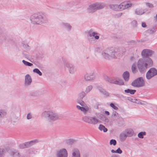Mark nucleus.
<instances>
[{"label": "nucleus", "instance_id": "f257e3e1", "mask_svg": "<svg viewBox=\"0 0 157 157\" xmlns=\"http://www.w3.org/2000/svg\"><path fill=\"white\" fill-rule=\"evenodd\" d=\"M30 19L32 24L34 25H41L47 22V17L40 13H35L30 17Z\"/></svg>", "mask_w": 157, "mask_h": 157}, {"label": "nucleus", "instance_id": "f03ea898", "mask_svg": "<svg viewBox=\"0 0 157 157\" xmlns=\"http://www.w3.org/2000/svg\"><path fill=\"white\" fill-rule=\"evenodd\" d=\"M42 116L50 122L56 121L59 118V116L58 113L52 110L44 111L42 113Z\"/></svg>", "mask_w": 157, "mask_h": 157}, {"label": "nucleus", "instance_id": "7ed1b4c3", "mask_svg": "<svg viewBox=\"0 0 157 157\" xmlns=\"http://www.w3.org/2000/svg\"><path fill=\"white\" fill-rule=\"evenodd\" d=\"M102 57L107 60H114L117 58L118 53L115 50H101Z\"/></svg>", "mask_w": 157, "mask_h": 157}, {"label": "nucleus", "instance_id": "20e7f679", "mask_svg": "<svg viewBox=\"0 0 157 157\" xmlns=\"http://www.w3.org/2000/svg\"><path fill=\"white\" fill-rule=\"evenodd\" d=\"M84 122L93 125H96L100 122L99 119L95 116H85L82 117Z\"/></svg>", "mask_w": 157, "mask_h": 157}, {"label": "nucleus", "instance_id": "39448f33", "mask_svg": "<svg viewBox=\"0 0 157 157\" xmlns=\"http://www.w3.org/2000/svg\"><path fill=\"white\" fill-rule=\"evenodd\" d=\"M105 6L103 4L96 3L90 5L87 10L89 13H93L97 10L103 8Z\"/></svg>", "mask_w": 157, "mask_h": 157}, {"label": "nucleus", "instance_id": "423d86ee", "mask_svg": "<svg viewBox=\"0 0 157 157\" xmlns=\"http://www.w3.org/2000/svg\"><path fill=\"white\" fill-rule=\"evenodd\" d=\"M77 102L79 104L82 106L79 105H76L77 109L84 113H86L87 112L90 110V108L87 105L84 101H78Z\"/></svg>", "mask_w": 157, "mask_h": 157}, {"label": "nucleus", "instance_id": "0eeeda50", "mask_svg": "<svg viewBox=\"0 0 157 157\" xmlns=\"http://www.w3.org/2000/svg\"><path fill=\"white\" fill-rule=\"evenodd\" d=\"M63 65L65 68H67L69 73L71 74H74L76 71L75 66L69 63L65 60H63Z\"/></svg>", "mask_w": 157, "mask_h": 157}, {"label": "nucleus", "instance_id": "6e6552de", "mask_svg": "<svg viewBox=\"0 0 157 157\" xmlns=\"http://www.w3.org/2000/svg\"><path fill=\"white\" fill-rule=\"evenodd\" d=\"M144 85V82L142 77H139L134 81L132 83V86L135 87H140Z\"/></svg>", "mask_w": 157, "mask_h": 157}, {"label": "nucleus", "instance_id": "1a4fd4ad", "mask_svg": "<svg viewBox=\"0 0 157 157\" xmlns=\"http://www.w3.org/2000/svg\"><path fill=\"white\" fill-rule=\"evenodd\" d=\"M157 75V70L154 67L150 68L147 72L146 74V78L150 79Z\"/></svg>", "mask_w": 157, "mask_h": 157}, {"label": "nucleus", "instance_id": "9d476101", "mask_svg": "<svg viewBox=\"0 0 157 157\" xmlns=\"http://www.w3.org/2000/svg\"><path fill=\"white\" fill-rule=\"evenodd\" d=\"M138 67L140 71L142 73L145 72L147 68L142 59H140L138 61Z\"/></svg>", "mask_w": 157, "mask_h": 157}, {"label": "nucleus", "instance_id": "9b49d317", "mask_svg": "<svg viewBox=\"0 0 157 157\" xmlns=\"http://www.w3.org/2000/svg\"><path fill=\"white\" fill-rule=\"evenodd\" d=\"M56 155L57 157H67V151L65 148L60 149L56 152Z\"/></svg>", "mask_w": 157, "mask_h": 157}, {"label": "nucleus", "instance_id": "f8f14e48", "mask_svg": "<svg viewBox=\"0 0 157 157\" xmlns=\"http://www.w3.org/2000/svg\"><path fill=\"white\" fill-rule=\"evenodd\" d=\"M84 79L86 81H93L95 79V75L94 72L86 73L84 76Z\"/></svg>", "mask_w": 157, "mask_h": 157}, {"label": "nucleus", "instance_id": "ddd939ff", "mask_svg": "<svg viewBox=\"0 0 157 157\" xmlns=\"http://www.w3.org/2000/svg\"><path fill=\"white\" fill-rule=\"evenodd\" d=\"M106 79L109 82L111 83L120 85L124 84V82L118 78L115 79V80L116 79V80H114L113 78L107 77L106 78Z\"/></svg>", "mask_w": 157, "mask_h": 157}, {"label": "nucleus", "instance_id": "4468645a", "mask_svg": "<svg viewBox=\"0 0 157 157\" xmlns=\"http://www.w3.org/2000/svg\"><path fill=\"white\" fill-rule=\"evenodd\" d=\"M144 63L147 68L152 67L153 64V62L152 59L150 58H147L145 59Z\"/></svg>", "mask_w": 157, "mask_h": 157}, {"label": "nucleus", "instance_id": "2eb2a0df", "mask_svg": "<svg viewBox=\"0 0 157 157\" xmlns=\"http://www.w3.org/2000/svg\"><path fill=\"white\" fill-rule=\"evenodd\" d=\"M32 79L31 76L29 74L26 75L25 76L24 84L26 86H28L31 83Z\"/></svg>", "mask_w": 157, "mask_h": 157}, {"label": "nucleus", "instance_id": "dca6fc26", "mask_svg": "<svg viewBox=\"0 0 157 157\" xmlns=\"http://www.w3.org/2000/svg\"><path fill=\"white\" fill-rule=\"evenodd\" d=\"M71 157H81L80 152L78 149L74 148L72 150Z\"/></svg>", "mask_w": 157, "mask_h": 157}, {"label": "nucleus", "instance_id": "f3484780", "mask_svg": "<svg viewBox=\"0 0 157 157\" xmlns=\"http://www.w3.org/2000/svg\"><path fill=\"white\" fill-rule=\"evenodd\" d=\"M153 53V52L151 50H143L142 52L143 56L147 57L151 56Z\"/></svg>", "mask_w": 157, "mask_h": 157}, {"label": "nucleus", "instance_id": "a211bd4d", "mask_svg": "<svg viewBox=\"0 0 157 157\" xmlns=\"http://www.w3.org/2000/svg\"><path fill=\"white\" fill-rule=\"evenodd\" d=\"M88 34L90 37H94L95 39L96 40L99 39V36L97 35L98 33L97 32H94L92 29H91L88 31Z\"/></svg>", "mask_w": 157, "mask_h": 157}, {"label": "nucleus", "instance_id": "6ab92c4d", "mask_svg": "<svg viewBox=\"0 0 157 157\" xmlns=\"http://www.w3.org/2000/svg\"><path fill=\"white\" fill-rule=\"evenodd\" d=\"M112 117L114 120L119 121L121 118L119 114L116 111L113 112L112 115Z\"/></svg>", "mask_w": 157, "mask_h": 157}, {"label": "nucleus", "instance_id": "aec40b11", "mask_svg": "<svg viewBox=\"0 0 157 157\" xmlns=\"http://www.w3.org/2000/svg\"><path fill=\"white\" fill-rule=\"evenodd\" d=\"M97 89L98 90L99 92L104 95L105 96L107 97L109 96V94L102 87L98 86L97 87Z\"/></svg>", "mask_w": 157, "mask_h": 157}, {"label": "nucleus", "instance_id": "412c9836", "mask_svg": "<svg viewBox=\"0 0 157 157\" xmlns=\"http://www.w3.org/2000/svg\"><path fill=\"white\" fill-rule=\"evenodd\" d=\"M38 142V140H35L25 143L26 147H28Z\"/></svg>", "mask_w": 157, "mask_h": 157}, {"label": "nucleus", "instance_id": "4be33fe9", "mask_svg": "<svg viewBox=\"0 0 157 157\" xmlns=\"http://www.w3.org/2000/svg\"><path fill=\"white\" fill-rule=\"evenodd\" d=\"M61 25L63 27L68 31L71 30L72 28L71 25L68 23L62 22Z\"/></svg>", "mask_w": 157, "mask_h": 157}, {"label": "nucleus", "instance_id": "5701e85b", "mask_svg": "<svg viewBox=\"0 0 157 157\" xmlns=\"http://www.w3.org/2000/svg\"><path fill=\"white\" fill-rule=\"evenodd\" d=\"M127 136L128 137H131L133 136L134 134L133 131L131 129H126L124 131Z\"/></svg>", "mask_w": 157, "mask_h": 157}, {"label": "nucleus", "instance_id": "b1692460", "mask_svg": "<svg viewBox=\"0 0 157 157\" xmlns=\"http://www.w3.org/2000/svg\"><path fill=\"white\" fill-rule=\"evenodd\" d=\"M86 93L84 91H82L78 94V98L81 100V101H82L83 98L86 96Z\"/></svg>", "mask_w": 157, "mask_h": 157}, {"label": "nucleus", "instance_id": "393cba45", "mask_svg": "<svg viewBox=\"0 0 157 157\" xmlns=\"http://www.w3.org/2000/svg\"><path fill=\"white\" fill-rule=\"evenodd\" d=\"M123 77L125 81H128L129 78V74L128 71L124 72L123 75Z\"/></svg>", "mask_w": 157, "mask_h": 157}, {"label": "nucleus", "instance_id": "a878e982", "mask_svg": "<svg viewBox=\"0 0 157 157\" xmlns=\"http://www.w3.org/2000/svg\"><path fill=\"white\" fill-rule=\"evenodd\" d=\"M135 12L137 15H141L144 13L145 11L142 8H138L136 10Z\"/></svg>", "mask_w": 157, "mask_h": 157}, {"label": "nucleus", "instance_id": "bb28decb", "mask_svg": "<svg viewBox=\"0 0 157 157\" xmlns=\"http://www.w3.org/2000/svg\"><path fill=\"white\" fill-rule=\"evenodd\" d=\"M93 86L91 85H90L87 86L85 89V92L87 94L90 92L93 89Z\"/></svg>", "mask_w": 157, "mask_h": 157}, {"label": "nucleus", "instance_id": "cd10ccee", "mask_svg": "<svg viewBox=\"0 0 157 157\" xmlns=\"http://www.w3.org/2000/svg\"><path fill=\"white\" fill-rule=\"evenodd\" d=\"M109 8L113 10H118V5L116 4L110 5H109Z\"/></svg>", "mask_w": 157, "mask_h": 157}, {"label": "nucleus", "instance_id": "c85d7f7f", "mask_svg": "<svg viewBox=\"0 0 157 157\" xmlns=\"http://www.w3.org/2000/svg\"><path fill=\"white\" fill-rule=\"evenodd\" d=\"M7 114L6 111L3 109L0 110V118H2L5 116Z\"/></svg>", "mask_w": 157, "mask_h": 157}, {"label": "nucleus", "instance_id": "c756f323", "mask_svg": "<svg viewBox=\"0 0 157 157\" xmlns=\"http://www.w3.org/2000/svg\"><path fill=\"white\" fill-rule=\"evenodd\" d=\"M124 92L126 93H130L131 94H133L136 92L135 90H130L128 89L124 90Z\"/></svg>", "mask_w": 157, "mask_h": 157}, {"label": "nucleus", "instance_id": "7c9ffc66", "mask_svg": "<svg viewBox=\"0 0 157 157\" xmlns=\"http://www.w3.org/2000/svg\"><path fill=\"white\" fill-rule=\"evenodd\" d=\"M98 128L101 131H103L104 132H106L107 131V128L101 124H100L99 125Z\"/></svg>", "mask_w": 157, "mask_h": 157}, {"label": "nucleus", "instance_id": "2f4dec72", "mask_svg": "<svg viewBox=\"0 0 157 157\" xmlns=\"http://www.w3.org/2000/svg\"><path fill=\"white\" fill-rule=\"evenodd\" d=\"M146 135V133L145 132H139L138 134V137L141 139L144 138V136Z\"/></svg>", "mask_w": 157, "mask_h": 157}, {"label": "nucleus", "instance_id": "473e14b6", "mask_svg": "<svg viewBox=\"0 0 157 157\" xmlns=\"http://www.w3.org/2000/svg\"><path fill=\"white\" fill-rule=\"evenodd\" d=\"M125 9H126V7L124 3H121L118 5V10H122Z\"/></svg>", "mask_w": 157, "mask_h": 157}, {"label": "nucleus", "instance_id": "72a5a7b5", "mask_svg": "<svg viewBox=\"0 0 157 157\" xmlns=\"http://www.w3.org/2000/svg\"><path fill=\"white\" fill-rule=\"evenodd\" d=\"M132 70L133 73H136L137 72V70L136 68V64L134 63L132 66Z\"/></svg>", "mask_w": 157, "mask_h": 157}, {"label": "nucleus", "instance_id": "f704fd0d", "mask_svg": "<svg viewBox=\"0 0 157 157\" xmlns=\"http://www.w3.org/2000/svg\"><path fill=\"white\" fill-rule=\"evenodd\" d=\"M11 154L14 157H19V154L17 151L15 150H13L11 152Z\"/></svg>", "mask_w": 157, "mask_h": 157}, {"label": "nucleus", "instance_id": "c9c22d12", "mask_svg": "<svg viewBox=\"0 0 157 157\" xmlns=\"http://www.w3.org/2000/svg\"><path fill=\"white\" fill-rule=\"evenodd\" d=\"M33 72L38 74L40 76H41L42 75V72L37 68L34 69L33 70Z\"/></svg>", "mask_w": 157, "mask_h": 157}, {"label": "nucleus", "instance_id": "e433bc0d", "mask_svg": "<svg viewBox=\"0 0 157 157\" xmlns=\"http://www.w3.org/2000/svg\"><path fill=\"white\" fill-rule=\"evenodd\" d=\"M127 137V136L125 132H124V133H121L120 135L121 139L123 140H125Z\"/></svg>", "mask_w": 157, "mask_h": 157}, {"label": "nucleus", "instance_id": "4c0bfd02", "mask_svg": "<svg viewBox=\"0 0 157 157\" xmlns=\"http://www.w3.org/2000/svg\"><path fill=\"white\" fill-rule=\"evenodd\" d=\"M22 62L24 65L26 66H31L33 65L32 63L27 62L24 60H22Z\"/></svg>", "mask_w": 157, "mask_h": 157}, {"label": "nucleus", "instance_id": "58836bf2", "mask_svg": "<svg viewBox=\"0 0 157 157\" xmlns=\"http://www.w3.org/2000/svg\"><path fill=\"white\" fill-rule=\"evenodd\" d=\"M21 46L24 48L29 49L30 48V47L27 44L22 43Z\"/></svg>", "mask_w": 157, "mask_h": 157}, {"label": "nucleus", "instance_id": "ea45409f", "mask_svg": "<svg viewBox=\"0 0 157 157\" xmlns=\"http://www.w3.org/2000/svg\"><path fill=\"white\" fill-rule=\"evenodd\" d=\"M155 28H153L152 29H148L147 30V32L149 33L152 34L154 32H155Z\"/></svg>", "mask_w": 157, "mask_h": 157}, {"label": "nucleus", "instance_id": "a19ab883", "mask_svg": "<svg viewBox=\"0 0 157 157\" xmlns=\"http://www.w3.org/2000/svg\"><path fill=\"white\" fill-rule=\"evenodd\" d=\"M75 142V140L73 139H69L67 140V143L69 144H72Z\"/></svg>", "mask_w": 157, "mask_h": 157}, {"label": "nucleus", "instance_id": "79ce46f5", "mask_svg": "<svg viewBox=\"0 0 157 157\" xmlns=\"http://www.w3.org/2000/svg\"><path fill=\"white\" fill-rule=\"evenodd\" d=\"M110 106L113 108V109L115 110H117L118 109V107L115 106L114 104L113 103H111L110 104Z\"/></svg>", "mask_w": 157, "mask_h": 157}, {"label": "nucleus", "instance_id": "37998d69", "mask_svg": "<svg viewBox=\"0 0 157 157\" xmlns=\"http://www.w3.org/2000/svg\"><path fill=\"white\" fill-rule=\"evenodd\" d=\"M116 141L115 140L112 139L110 140V145L113 144L114 146L116 144Z\"/></svg>", "mask_w": 157, "mask_h": 157}, {"label": "nucleus", "instance_id": "c03bdc74", "mask_svg": "<svg viewBox=\"0 0 157 157\" xmlns=\"http://www.w3.org/2000/svg\"><path fill=\"white\" fill-rule=\"evenodd\" d=\"M132 25L134 27H136L137 26V21L136 20H133L132 22Z\"/></svg>", "mask_w": 157, "mask_h": 157}, {"label": "nucleus", "instance_id": "a18cd8bd", "mask_svg": "<svg viewBox=\"0 0 157 157\" xmlns=\"http://www.w3.org/2000/svg\"><path fill=\"white\" fill-rule=\"evenodd\" d=\"M116 153L119 154H121L122 152V150L120 148H118L117 150L116 151Z\"/></svg>", "mask_w": 157, "mask_h": 157}, {"label": "nucleus", "instance_id": "49530a36", "mask_svg": "<svg viewBox=\"0 0 157 157\" xmlns=\"http://www.w3.org/2000/svg\"><path fill=\"white\" fill-rule=\"evenodd\" d=\"M19 147L21 149L26 148L25 143L19 145Z\"/></svg>", "mask_w": 157, "mask_h": 157}, {"label": "nucleus", "instance_id": "de8ad7c7", "mask_svg": "<svg viewBox=\"0 0 157 157\" xmlns=\"http://www.w3.org/2000/svg\"><path fill=\"white\" fill-rule=\"evenodd\" d=\"M146 5L147 6L150 8H152L153 7V5L149 3H146Z\"/></svg>", "mask_w": 157, "mask_h": 157}, {"label": "nucleus", "instance_id": "09e8293b", "mask_svg": "<svg viewBox=\"0 0 157 157\" xmlns=\"http://www.w3.org/2000/svg\"><path fill=\"white\" fill-rule=\"evenodd\" d=\"M126 9L127 8L131 6V4L129 3H125Z\"/></svg>", "mask_w": 157, "mask_h": 157}, {"label": "nucleus", "instance_id": "8fccbe9b", "mask_svg": "<svg viewBox=\"0 0 157 157\" xmlns=\"http://www.w3.org/2000/svg\"><path fill=\"white\" fill-rule=\"evenodd\" d=\"M32 118V115L30 113H29L28 114L27 116V118L29 120L31 119Z\"/></svg>", "mask_w": 157, "mask_h": 157}, {"label": "nucleus", "instance_id": "3c124183", "mask_svg": "<svg viewBox=\"0 0 157 157\" xmlns=\"http://www.w3.org/2000/svg\"><path fill=\"white\" fill-rule=\"evenodd\" d=\"M142 26L143 28H145L146 27L147 25L144 22H142Z\"/></svg>", "mask_w": 157, "mask_h": 157}, {"label": "nucleus", "instance_id": "603ef678", "mask_svg": "<svg viewBox=\"0 0 157 157\" xmlns=\"http://www.w3.org/2000/svg\"><path fill=\"white\" fill-rule=\"evenodd\" d=\"M4 152V149L2 148H0V155L3 154Z\"/></svg>", "mask_w": 157, "mask_h": 157}, {"label": "nucleus", "instance_id": "864d4df0", "mask_svg": "<svg viewBox=\"0 0 157 157\" xmlns=\"http://www.w3.org/2000/svg\"><path fill=\"white\" fill-rule=\"evenodd\" d=\"M136 101H135V102L136 103H137L138 104H142L141 102V101H140L139 100L136 99Z\"/></svg>", "mask_w": 157, "mask_h": 157}, {"label": "nucleus", "instance_id": "5fc2aeb1", "mask_svg": "<svg viewBox=\"0 0 157 157\" xmlns=\"http://www.w3.org/2000/svg\"><path fill=\"white\" fill-rule=\"evenodd\" d=\"M105 113L108 116L109 115V113L108 111H105Z\"/></svg>", "mask_w": 157, "mask_h": 157}, {"label": "nucleus", "instance_id": "6e6d98bb", "mask_svg": "<svg viewBox=\"0 0 157 157\" xmlns=\"http://www.w3.org/2000/svg\"><path fill=\"white\" fill-rule=\"evenodd\" d=\"M154 19L156 21H157V14L155 17H154Z\"/></svg>", "mask_w": 157, "mask_h": 157}, {"label": "nucleus", "instance_id": "4d7b16f0", "mask_svg": "<svg viewBox=\"0 0 157 157\" xmlns=\"http://www.w3.org/2000/svg\"><path fill=\"white\" fill-rule=\"evenodd\" d=\"M111 152L113 153H116V151H115L113 149L111 150Z\"/></svg>", "mask_w": 157, "mask_h": 157}, {"label": "nucleus", "instance_id": "13d9d810", "mask_svg": "<svg viewBox=\"0 0 157 157\" xmlns=\"http://www.w3.org/2000/svg\"><path fill=\"white\" fill-rule=\"evenodd\" d=\"M100 114H100V113H95V115H96L97 116H98V115H100Z\"/></svg>", "mask_w": 157, "mask_h": 157}, {"label": "nucleus", "instance_id": "bf43d9fd", "mask_svg": "<svg viewBox=\"0 0 157 157\" xmlns=\"http://www.w3.org/2000/svg\"><path fill=\"white\" fill-rule=\"evenodd\" d=\"M113 157H117L116 156H113Z\"/></svg>", "mask_w": 157, "mask_h": 157}, {"label": "nucleus", "instance_id": "052dcab7", "mask_svg": "<svg viewBox=\"0 0 157 157\" xmlns=\"http://www.w3.org/2000/svg\"><path fill=\"white\" fill-rule=\"evenodd\" d=\"M113 157H117L116 156H113Z\"/></svg>", "mask_w": 157, "mask_h": 157}]
</instances>
